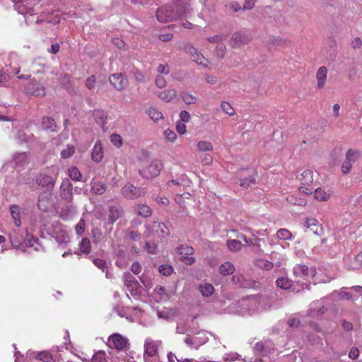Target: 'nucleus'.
<instances>
[{"instance_id":"f257e3e1","label":"nucleus","mask_w":362,"mask_h":362,"mask_svg":"<svg viewBox=\"0 0 362 362\" xmlns=\"http://www.w3.org/2000/svg\"><path fill=\"white\" fill-rule=\"evenodd\" d=\"M189 4L183 0H175L173 4L163 6L156 12L157 20L162 23L175 21L189 13Z\"/></svg>"},{"instance_id":"f03ea898","label":"nucleus","mask_w":362,"mask_h":362,"mask_svg":"<svg viewBox=\"0 0 362 362\" xmlns=\"http://www.w3.org/2000/svg\"><path fill=\"white\" fill-rule=\"evenodd\" d=\"M294 276L293 290L310 289V284L316 276V268L304 264H296L293 269Z\"/></svg>"},{"instance_id":"7ed1b4c3","label":"nucleus","mask_w":362,"mask_h":362,"mask_svg":"<svg viewBox=\"0 0 362 362\" xmlns=\"http://www.w3.org/2000/svg\"><path fill=\"white\" fill-rule=\"evenodd\" d=\"M361 157V153L359 150L349 148L345 153V160L343 161L341 166V172L343 175L349 174L354 163L358 160Z\"/></svg>"},{"instance_id":"20e7f679","label":"nucleus","mask_w":362,"mask_h":362,"mask_svg":"<svg viewBox=\"0 0 362 362\" xmlns=\"http://www.w3.org/2000/svg\"><path fill=\"white\" fill-rule=\"evenodd\" d=\"M145 226L146 230L144 232V235L146 237L155 235L158 238H162L165 235H168L170 233L169 229L166 225L161 222H150L146 224Z\"/></svg>"},{"instance_id":"39448f33","label":"nucleus","mask_w":362,"mask_h":362,"mask_svg":"<svg viewBox=\"0 0 362 362\" xmlns=\"http://www.w3.org/2000/svg\"><path fill=\"white\" fill-rule=\"evenodd\" d=\"M107 344L110 348L117 351H124L129 346V339L119 333H113L108 337Z\"/></svg>"},{"instance_id":"423d86ee","label":"nucleus","mask_w":362,"mask_h":362,"mask_svg":"<svg viewBox=\"0 0 362 362\" xmlns=\"http://www.w3.org/2000/svg\"><path fill=\"white\" fill-rule=\"evenodd\" d=\"M160 341H154L151 338H147L144 342V358L145 362H151L152 358L158 357V348Z\"/></svg>"},{"instance_id":"0eeeda50","label":"nucleus","mask_w":362,"mask_h":362,"mask_svg":"<svg viewBox=\"0 0 362 362\" xmlns=\"http://www.w3.org/2000/svg\"><path fill=\"white\" fill-rule=\"evenodd\" d=\"M163 168V163L158 160H153L147 167L139 170L140 174L146 179L157 177Z\"/></svg>"},{"instance_id":"6e6552de","label":"nucleus","mask_w":362,"mask_h":362,"mask_svg":"<svg viewBox=\"0 0 362 362\" xmlns=\"http://www.w3.org/2000/svg\"><path fill=\"white\" fill-rule=\"evenodd\" d=\"M300 180L301 185L298 190L306 194L313 193V189L310 187L313 182V172L312 170H305L300 175Z\"/></svg>"},{"instance_id":"1a4fd4ad","label":"nucleus","mask_w":362,"mask_h":362,"mask_svg":"<svg viewBox=\"0 0 362 362\" xmlns=\"http://www.w3.org/2000/svg\"><path fill=\"white\" fill-rule=\"evenodd\" d=\"M121 192L126 198L134 199L144 196L146 191L144 188L135 187L129 182L122 188Z\"/></svg>"},{"instance_id":"9d476101","label":"nucleus","mask_w":362,"mask_h":362,"mask_svg":"<svg viewBox=\"0 0 362 362\" xmlns=\"http://www.w3.org/2000/svg\"><path fill=\"white\" fill-rule=\"evenodd\" d=\"M177 250L181 261L185 264L192 265L194 262V258L192 257L194 254V248L192 246L180 245Z\"/></svg>"},{"instance_id":"9b49d317","label":"nucleus","mask_w":362,"mask_h":362,"mask_svg":"<svg viewBox=\"0 0 362 362\" xmlns=\"http://www.w3.org/2000/svg\"><path fill=\"white\" fill-rule=\"evenodd\" d=\"M250 41V37L243 31H235L230 40H229V45L233 48H240L247 45Z\"/></svg>"},{"instance_id":"f8f14e48","label":"nucleus","mask_w":362,"mask_h":362,"mask_svg":"<svg viewBox=\"0 0 362 362\" xmlns=\"http://www.w3.org/2000/svg\"><path fill=\"white\" fill-rule=\"evenodd\" d=\"M185 50L187 53H188L192 59L193 62H196L199 65H202L204 66H207V63L209 60L203 56V54L199 52L198 49H197L194 46L190 44H187L185 47Z\"/></svg>"},{"instance_id":"ddd939ff","label":"nucleus","mask_w":362,"mask_h":362,"mask_svg":"<svg viewBox=\"0 0 362 362\" xmlns=\"http://www.w3.org/2000/svg\"><path fill=\"white\" fill-rule=\"evenodd\" d=\"M110 83L117 90H123L128 85V79L125 74L122 73L112 74L109 77Z\"/></svg>"},{"instance_id":"4468645a","label":"nucleus","mask_w":362,"mask_h":362,"mask_svg":"<svg viewBox=\"0 0 362 362\" xmlns=\"http://www.w3.org/2000/svg\"><path fill=\"white\" fill-rule=\"evenodd\" d=\"M28 93L38 97H42L46 95V89L40 82L36 80L30 81L26 86Z\"/></svg>"},{"instance_id":"2eb2a0df","label":"nucleus","mask_w":362,"mask_h":362,"mask_svg":"<svg viewBox=\"0 0 362 362\" xmlns=\"http://www.w3.org/2000/svg\"><path fill=\"white\" fill-rule=\"evenodd\" d=\"M60 193L62 198L66 202H70L73 199V185L70 180L65 179L62 180Z\"/></svg>"},{"instance_id":"dca6fc26","label":"nucleus","mask_w":362,"mask_h":362,"mask_svg":"<svg viewBox=\"0 0 362 362\" xmlns=\"http://www.w3.org/2000/svg\"><path fill=\"white\" fill-rule=\"evenodd\" d=\"M327 68L325 66H320L316 72V88L318 90L323 89L327 80Z\"/></svg>"},{"instance_id":"f3484780","label":"nucleus","mask_w":362,"mask_h":362,"mask_svg":"<svg viewBox=\"0 0 362 362\" xmlns=\"http://www.w3.org/2000/svg\"><path fill=\"white\" fill-rule=\"evenodd\" d=\"M36 182L41 187H52L54 184L55 178L46 173H40L37 177Z\"/></svg>"},{"instance_id":"a211bd4d","label":"nucleus","mask_w":362,"mask_h":362,"mask_svg":"<svg viewBox=\"0 0 362 362\" xmlns=\"http://www.w3.org/2000/svg\"><path fill=\"white\" fill-rule=\"evenodd\" d=\"M93 116L95 122L100 127H105L107 124V114L105 110L95 109L93 112Z\"/></svg>"},{"instance_id":"6ab92c4d","label":"nucleus","mask_w":362,"mask_h":362,"mask_svg":"<svg viewBox=\"0 0 362 362\" xmlns=\"http://www.w3.org/2000/svg\"><path fill=\"white\" fill-rule=\"evenodd\" d=\"M156 95L165 103H170L176 99L177 93L175 89H167L158 93Z\"/></svg>"},{"instance_id":"aec40b11","label":"nucleus","mask_w":362,"mask_h":362,"mask_svg":"<svg viewBox=\"0 0 362 362\" xmlns=\"http://www.w3.org/2000/svg\"><path fill=\"white\" fill-rule=\"evenodd\" d=\"M103 158L104 149L103 148L101 142L97 141L92 150V159L96 163H100Z\"/></svg>"},{"instance_id":"412c9836","label":"nucleus","mask_w":362,"mask_h":362,"mask_svg":"<svg viewBox=\"0 0 362 362\" xmlns=\"http://www.w3.org/2000/svg\"><path fill=\"white\" fill-rule=\"evenodd\" d=\"M305 226L306 228L313 234H317L318 235V234L322 231L321 225L319 224L318 221L315 218H307Z\"/></svg>"},{"instance_id":"4be33fe9","label":"nucleus","mask_w":362,"mask_h":362,"mask_svg":"<svg viewBox=\"0 0 362 362\" xmlns=\"http://www.w3.org/2000/svg\"><path fill=\"white\" fill-rule=\"evenodd\" d=\"M41 126L43 129L49 130L52 132L58 131V126L55 124L53 118L48 116H44L42 117Z\"/></svg>"},{"instance_id":"5701e85b","label":"nucleus","mask_w":362,"mask_h":362,"mask_svg":"<svg viewBox=\"0 0 362 362\" xmlns=\"http://www.w3.org/2000/svg\"><path fill=\"white\" fill-rule=\"evenodd\" d=\"M145 112L155 122H158L159 120L164 119V115L162 112H160L158 109L154 106L148 107Z\"/></svg>"},{"instance_id":"b1692460","label":"nucleus","mask_w":362,"mask_h":362,"mask_svg":"<svg viewBox=\"0 0 362 362\" xmlns=\"http://www.w3.org/2000/svg\"><path fill=\"white\" fill-rule=\"evenodd\" d=\"M314 197L317 202H327L330 198V194L325 189L318 187L314 191Z\"/></svg>"},{"instance_id":"393cba45","label":"nucleus","mask_w":362,"mask_h":362,"mask_svg":"<svg viewBox=\"0 0 362 362\" xmlns=\"http://www.w3.org/2000/svg\"><path fill=\"white\" fill-rule=\"evenodd\" d=\"M122 214V211L117 206H110L108 209V223L113 224Z\"/></svg>"},{"instance_id":"a878e982","label":"nucleus","mask_w":362,"mask_h":362,"mask_svg":"<svg viewBox=\"0 0 362 362\" xmlns=\"http://www.w3.org/2000/svg\"><path fill=\"white\" fill-rule=\"evenodd\" d=\"M106 185L105 183L99 181H93L92 187H90V192L95 194H102L106 192Z\"/></svg>"},{"instance_id":"bb28decb","label":"nucleus","mask_w":362,"mask_h":362,"mask_svg":"<svg viewBox=\"0 0 362 362\" xmlns=\"http://www.w3.org/2000/svg\"><path fill=\"white\" fill-rule=\"evenodd\" d=\"M10 214H11V216L14 220V224L18 227L21 225V220H20V208L16 204H13L9 208Z\"/></svg>"},{"instance_id":"cd10ccee","label":"nucleus","mask_w":362,"mask_h":362,"mask_svg":"<svg viewBox=\"0 0 362 362\" xmlns=\"http://www.w3.org/2000/svg\"><path fill=\"white\" fill-rule=\"evenodd\" d=\"M35 358L42 362H55V358L49 351H43L37 354Z\"/></svg>"},{"instance_id":"c85d7f7f","label":"nucleus","mask_w":362,"mask_h":362,"mask_svg":"<svg viewBox=\"0 0 362 362\" xmlns=\"http://www.w3.org/2000/svg\"><path fill=\"white\" fill-rule=\"evenodd\" d=\"M124 284L128 288H134L137 284L138 281L129 272L124 273L123 274Z\"/></svg>"},{"instance_id":"c756f323","label":"nucleus","mask_w":362,"mask_h":362,"mask_svg":"<svg viewBox=\"0 0 362 362\" xmlns=\"http://www.w3.org/2000/svg\"><path fill=\"white\" fill-rule=\"evenodd\" d=\"M235 271L233 264L230 262H226L221 265L219 267L220 273L223 276L232 274Z\"/></svg>"},{"instance_id":"7c9ffc66","label":"nucleus","mask_w":362,"mask_h":362,"mask_svg":"<svg viewBox=\"0 0 362 362\" xmlns=\"http://www.w3.org/2000/svg\"><path fill=\"white\" fill-rule=\"evenodd\" d=\"M199 291L202 293L203 296L209 297L213 294V293L214 291V288L211 284H204L200 285Z\"/></svg>"},{"instance_id":"2f4dec72","label":"nucleus","mask_w":362,"mask_h":362,"mask_svg":"<svg viewBox=\"0 0 362 362\" xmlns=\"http://www.w3.org/2000/svg\"><path fill=\"white\" fill-rule=\"evenodd\" d=\"M226 245L228 250L233 252L240 250L241 247H243V244L240 243V241L234 239L228 240Z\"/></svg>"},{"instance_id":"473e14b6","label":"nucleus","mask_w":362,"mask_h":362,"mask_svg":"<svg viewBox=\"0 0 362 362\" xmlns=\"http://www.w3.org/2000/svg\"><path fill=\"white\" fill-rule=\"evenodd\" d=\"M276 285L281 289H289L292 286L291 281L286 277H281L276 279Z\"/></svg>"},{"instance_id":"72a5a7b5","label":"nucleus","mask_w":362,"mask_h":362,"mask_svg":"<svg viewBox=\"0 0 362 362\" xmlns=\"http://www.w3.org/2000/svg\"><path fill=\"white\" fill-rule=\"evenodd\" d=\"M137 213L143 217H148L151 216L152 210L147 205L139 204L137 206Z\"/></svg>"},{"instance_id":"f704fd0d","label":"nucleus","mask_w":362,"mask_h":362,"mask_svg":"<svg viewBox=\"0 0 362 362\" xmlns=\"http://www.w3.org/2000/svg\"><path fill=\"white\" fill-rule=\"evenodd\" d=\"M78 246L79 250H81V251L84 254L88 255L90 252V242L89 239L87 238H83L81 243H79Z\"/></svg>"},{"instance_id":"c9c22d12","label":"nucleus","mask_w":362,"mask_h":362,"mask_svg":"<svg viewBox=\"0 0 362 362\" xmlns=\"http://www.w3.org/2000/svg\"><path fill=\"white\" fill-rule=\"evenodd\" d=\"M197 148L199 151H211L214 149L213 145L211 142L207 141H199L197 143Z\"/></svg>"},{"instance_id":"e433bc0d","label":"nucleus","mask_w":362,"mask_h":362,"mask_svg":"<svg viewBox=\"0 0 362 362\" xmlns=\"http://www.w3.org/2000/svg\"><path fill=\"white\" fill-rule=\"evenodd\" d=\"M221 107L226 115H228L229 116L235 115V110L234 107L232 106V105L230 104L229 103L223 101L221 103Z\"/></svg>"},{"instance_id":"4c0bfd02","label":"nucleus","mask_w":362,"mask_h":362,"mask_svg":"<svg viewBox=\"0 0 362 362\" xmlns=\"http://www.w3.org/2000/svg\"><path fill=\"white\" fill-rule=\"evenodd\" d=\"M68 175L72 180L78 181L81 180L82 174L78 169L76 167H72L68 170Z\"/></svg>"},{"instance_id":"58836bf2","label":"nucleus","mask_w":362,"mask_h":362,"mask_svg":"<svg viewBox=\"0 0 362 362\" xmlns=\"http://www.w3.org/2000/svg\"><path fill=\"white\" fill-rule=\"evenodd\" d=\"M75 153V147L73 145H68L61 152V156L63 159L71 158Z\"/></svg>"},{"instance_id":"ea45409f","label":"nucleus","mask_w":362,"mask_h":362,"mask_svg":"<svg viewBox=\"0 0 362 362\" xmlns=\"http://www.w3.org/2000/svg\"><path fill=\"white\" fill-rule=\"evenodd\" d=\"M181 98L186 104H195L197 102L196 96L187 92H182L181 93Z\"/></svg>"},{"instance_id":"a19ab883","label":"nucleus","mask_w":362,"mask_h":362,"mask_svg":"<svg viewBox=\"0 0 362 362\" xmlns=\"http://www.w3.org/2000/svg\"><path fill=\"white\" fill-rule=\"evenodd\" d=\"M111 143L116 148H121L123 144V139L121 135L112 134L110 136Z\"/></svg>"},{"instance_id":"79ce46f5","label":"nucleus","mask_w":362,"mask_h":362,"mask_svg":"<svg viewBox=\"0 0 362 362\" xmlns=\"http://www.w3.org/2000/svg\"><path fill=\"white\" fill-rule=\"evenodd\" d=\"M287 202L293 205L305 206L306 201L305 199L300 197H296L293 195H290L287 197Z\"/></svg>"},{"instance_id":"37998d69","label":"nucleus","mask_w":362,"mask_h":362,"mask_svg":"<svg viewBox=\"0 0 362 362\" xmlns=\"http://www.w3.org/2000/svg\"><path fill=\"white\" fill-rule=\"evenodd\" d=\"M256 266L262 269L269 270L272 268L273 264L269 260L259 259L256 261Z\"/></svg>"},{"instance_id":"c03bdc74","label":"nucleus","mask_w":362,"mask_h":362,"mask_svg":"<svg viewBox=\"0 0 362 362\" xmlns=\"http://www.w3.org/2000/svg\"><path fill=\"white\" fill-rule=\"evenodd\" d=\"M276 235H277L278 238L284 240H291L292 238V233L288 229L285 228L279 230Z\"/></svg>"},{"instance_id":"a18cd8bd","label":"nucleus","mask_w":362,"mask_h":362,"mask_svg":"<svg viewBox=\"0 0 362 362\" xmlns=\"http://www.w3.org/2000/svg\"><path fill=\"white\" fill-rule=\"evenodd\" d=\"M92 362H107L106 353L104 351H98L93 355Z\"/></svg>"},{"instance_id":"49530a36","label":"nucleus","mask_w":362,"mask_h":362,"mask_svg":"<svg viewBox=\"0 0 362 362\" xmlns=\"http://www.w3.org/2000/svg\"><path fill=\"white\" fill-rule=\"evenodd\" d=\"M159 273L163 276H168L173 273L174 269L168 264L160 265L158 267Z\"/></svg>"},{"instance_id":"de8ad7c7","label":"nucleus","mask_w":362,"mask_h":362,"mask_svg":"<svg viewBox=\"0 0 362 362\" xmlns=\"http://www.w3.org/2000/svg\"><path fill=\"white\" fill-rule=\"evenodd\" d=\"M132 73L137 83H146V76L141 70L138 69H134Z\"/></svg>"},{"instance_id":"09e8293b","label":"nucleus","mask_w":362,"mask_h":362,"mask_svg":"<svg viewBox=\"0 0 362 362\" xmlns=\"http://www.w3.org/2000/svg\"><path fill=\"white\" fill-rule=\"evenodd\" d=\"M256 183V178L253 175L249 176L245 180L240 182V185L244 187L245 189H247L250 187L251 184H255Z\"/></svg>"},{"instance_id":"8fccbe9b","label":"nucleus","mask_w":362,"mask_h":362,"mask_svg":"<svg viewBox=\"0 0 362 362\" xmlns=\"http://www.w3.org/2000/svg\"><path fill=\"white\" fill-rule=\"evenodd\" d=\"M86 228V222L83 219H81L75 226L76 233L78 235L83 234Z\"/></svg>"},{"instance_id":"3c124183","label":"nucleus","mask_w":362,"mask_h":362,"mask_svg":"<svg viewBox=\"0 0 362 362\" xmlns=\"http://www.w3.org/2000/svg\"><path fill=\"white\" fill-rule=\"evenodd\" d=\"M164 135L167 141L173 142L177 139L175 132L170 129H167L164 132Z\"/></svg>"},{"instance_id":"603ef678","label":"nucleus","mask_w":362,"mask_h":362,"mask_svg":"<svg viewBox=\"0 0 362 362\" xmlns=\"http://www.w3.org/2000/svg\"><path fill=\"white\" fill-rule=\"evenodd\" d=\"M112 42L119 49H127V44L121 38H113Z\"/></svg>"},{"instance_id":"864d4df0","label":"nucleus","mask_w":362,"mask_h":362,"mask_svg":"<svg viewBox=\"0 0 362 362\" xmlns=\"http://www.w3.org/2000/svg\"><path fill=\"white\" fill-rule=\"evenodd\" d=\"M201 162L204 165H211L213 162V158L210 154L204 153L201 157Z\"/></svg>"},{"instance_id":"5fc2aeb1","label":"nucleus","mask_w":362,"mask_h":362,"mask_svg":"<svg viewBox=\"0 0 362 362\" xmlns=\"http://www.w3.org/2000/svg\"><path fill=\"white\" fill-rule=\"evenodd\" d=\"M96 83V77L95 75H90L87 78L86 81V86L88 89L90 90L95 87Z\"/></svg>"},{"instance_id":"6e6d98bb","label":"nucleus","mask_w":362,"mask_h":362,"mask_svg":"<svg viewBox=\"0 0 362 362\" xmlns=\"http://www.w3.org/2000/svg\"><path fill=\"white\" fill-rule=\"evenodd\" d=\"M197 337H190L188 336L185 341L187 344H188L189 346H194L197 348L199 346V344L197 342Z\"/></svg>"},{"instance_id":"4d7b16f0","label":"nucleus","mask_w":362,"mask_h":362,"mask_svg":"<svg viewBox=\"0 0 362 362\" xmlns=\"http://www.w3.org/2000/svg\"><path fill=\"white\" fill-rule=\"evenodd\" d=\"M226 39V36L223 35H215L213 37H209L206 42L211 43H216L221 41H223Z\"/></svg>"},{"instance_id":"13d9d810","label":"nucleus","mask_w":362,"mask_h":362,"mask_svg":"<svg viewBox=\"0 0 362 362\" xmlns=\"http://www.w3.org/2000/svg\"><path fill=\"white\" fill-rule=\"evenodd\" d=\"M155 83L158 88H163L166 86L165 79L161 76H156L155 78Z\"/></svg>"},{"instance_id":"bf43d9fd","label":"nucleus","mask_w":362,"mask_h":362,"mask_svg":"<svg viewBox=\"0 0 362 362\" xmlns=\"http://www.w3.org/2000/svg\"><path fill=\"white\" fill-rule=\"evenodd\" d=\"M141 266L138 262H134L131 266V271L134 274L138 275L141 272Z\"/></svg>"},{"instance_id":"052dcab7","label":"nucleus","mask_w":362,"mask_h":362,"mask_svg":"<svg viewBox=\"0 0 362 362\" xmlns=\"http://www.w3.org/2000/svg\"><path fill=\"white\" fill-rule=\"evenodd\" d=\"M226 46L222 43L218 45V46L216 47V54H218V57H223L226 53Z\"/></svg>"},{"instance_id":"680f3d73","label":"nucleus","mask_w":362,"mask_h":362,"mask_svg":"<svg viewBox=\"0 0 362 362\" xmlns=\"http://www.w3.org/2000/svg\"><path fill=\"white\" fill-rule=\"evenodd\" d=\"M180 118L182 122H189L191 118L189 113L186 110L180 112Z\"/></svg>"},{"instance_id":"e2e57ef3","label":"nucleus","mask_w":362,"mask_h":362,"mask_svg":"<svg viewBox=\"0 0 362 362\" xmlns=\"http://www.w3.org/2000/svg\"><path fill=\"white\" fill-rule=\"evenodd\" d=\"M157 71L159 74H168L170 71L167 64H159L157 66Z\"/></svg>"},{"instance_id":"0e129e2a","label":"nucleus","mask_w":362,"mask_h":362,"mask_svg":"<svg viewBox=\"0 0 362 362\" xmlns=\"http://www.w3.org/2000/svg\"><path fill=\"white\" fill-rule=\"evenodd\" d=\"M94 264L100 269H104L106 267V262L100 258H96L93 261Z\"/></svg>"},{"instance_id":"69168bd1","label":"nucleus","mask_w":362,"mask_h":362,"mask_svg":"<svg viewBox=\"0 0 362 362\" xmlns=\"http://www.w3.org/2000/svg\"><path fill=\"white\" fill-rule=\"evenodd\" d=\"M173 33H165V34H160L158 35L159 40L163 41V42H168L173 39Z\"/></svg>"},{"instance_id":"338daca9","label":"nucleus","mask_w":362,"mask_h":362,"mask_svg":"<svg viewBox=\"0 0 362 362\" xmlns=\"http://www.w3.org/2000/svg\"><path fill=\"white\" fill-rule=\"evenodd\" d=\"M176 129L180 134H185L187 132V127L181 122H177Z\"/></svg>"},{"instance_id":"774afa93","label":"nucleus","mask_w":362,"mask_h":362,"mask_svg":"<svg viewBox=\"0 0 362 362\" xmlns=\"http://www.w3.org/2000/svg\"><path fill=\"white\" fill-rule=\"evenodd\" d=\"M256 0H245L243 10L251 9L255 6Z\"/></svg>"}]
</instances>
